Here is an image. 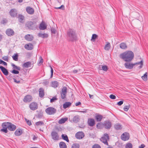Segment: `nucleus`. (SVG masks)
Masks as SVG:
<instances>
[{"instance_id": "1", "label": "nucleus", "mask_w": 148, "mask_h": 148, "mask_svg": "<svg viewBox=\"0 0 148 148\" xmlns=\"http://www.w3.org/2000/svg\"><path fill=\"white\" fill-rule=\"evenodd\" d=\"M120 58L126 62H130L132 60L134 57L133 53L131 51H127L120 55Z\"/></svg>"}, {"instance_id": "2", "label": "nucleus", "mask_w": 148, "mask_h": 148, "mask_svg": "<svg viewBox=\"0 0 148 148\" xmlns=\"http://www.w3.org/2000/svg\"><path fill=\"white\" fill-rule=\"evenodd\" d=\"M67 38L71 41L76 40L77 37L75 31L73 29H69L67 32Z\"/></svg>"}, {"instance_id": "3", "label": "nucleus", "mask_w": 148, "mask_h": 148, "mask_svg": "<svg viewBox=\"0 0 148 148\" xmlns=\"http://www.w3.org/2000/svg\"><path fill=\"white\" fill-rule=\"evenodd\" d=\"M25 27L29 29L34 30L36 28V23L28 21L25 24Z\"/></svg>"}, {"instance_id": "4", "label": "nucleus", "mask_w": 148, "mask_h": 148, "mask_svg": "<svg viewBox=\"0 0 148 148\" xmlns=\"http://www.w3.org/2000/svg\"><path fill=\"white\" fill-rule=\"evenodd\" d=\"M109 140V136L107 133L104 134L103 136L100 139L101 141L107 145H108V141Z\"/></svg>"}, {"instance_id": "5", "label": "nucleus", "mask_w": 148, "mask_h": 148, "mask_svg": "<svg viewBox=\"0 0 148 148\" xmlns=\"http://www.w3.org/2000/svg\"><path fill=\"white\" fill-rule=\"evenodd\" d=\"M56 110L53 108L49 107L45 110L46 113L49 115H52L56 112Z\"/></svg>"}, {"instance_id": "6", "label": "nucleus", "mask_w": 148, "mask_h": 148, "mask_svg": "<svg viewBox=\"0 0 148 148\" xmlns=\"http://www.w3.org/2000/svg\"><path fill=\"white\" fill-rule=\"evenodd\" d=\"M10 123L4 122L2 123V126L3 128L1 130V131L5 133H7L8 132L7 128L8 129L9 125Z\"/></svg>"}, {"instance_id": "7", "label": "nucleus", "mask_w": 148, "mask_h": 148, "mask_svg": "<svg viewBox=\"0 0 148 148\" xmlns=\"http://www.w3.org/2000/svg\"><path fill=\"white\" fill-rule=\"evenodd\" d=\"M67 88L64 86L62 89V91L61 92V97L62 99H64L66 97L67 93Z\"/></svg>"}, {"instance_id": "8", "label": "nucleus", "mask_w": 148, "mask_h": 148, "mask_svg": "<svg viewBox=\"0 0 148 148\" xmlns=\"http://www.w3.org/2000/svg\"><path fill=\"white\" fill-rule=\"evenodd\" d=\"M121 139L124 141H126L129 138V134L125 132L122 134L121 136Z\"/></svg>"}, {"instance_id": "9", "label": "nucleus", "mask_w": 148, "mask_h": 148, "mask_svg": "<svg viewBox=\"0 0 148 148\" xmlns=\"http://www.w3.org/2000/svg\"><path fill=\"white\" fill-rule=\"evenodd\" d=\"M75 137L78 139H81L84 136V134L82 132H79L75 134Z\"/></svg>"}, {"instance_id": "10", "label": "nucleus", "mask_w": 148, "mask_h": 148, "mask_svg": "<svg viewBox=\"0 0 148 148\" xmlns=\"http://www.w3.org/2000/svg\"><path fill=\"white\" fill-rule=\"evenodd\" d=\"M52 138L54 140H59V136L57 132L55 131H53L51 133Z\"/></svg>"}, {"instance_id": "11", "label": "nucleus", "mask_w": 148, "mask_h": 148, "mask_svg": "<svg viewBox=\"0 0 148 148\" xmlns=\"http://www.w3.org/2000/svg\"><path fill=\"white\" fill-rule=\"evenodd\" d=\"M39 96L41 98H43L45 96V92L44 88H40L38 90Z\"/></svg>"}, {"instance_id": "12", "label": "nucleus", "mask_w": 148, "mask_h": 148, "mask_svg": "<svg viewBox=\"0 0 148 148\" xmlns=\"http://www.w3.org/2000/svg\"><path fill=\"white\" fill-rule=\"evenodd\" d=\"M25 39L29 41H31L34 38L33 35L32 34H28L25 35L24 37Z\"/></svg>"}, {"instance_id": "13", "label": "nucleus", "mask_w": 148, "mask_h": 148, "mask_svg": "<svg viewBox=\"0 0 148 148\" xmlns=\"http://www.w3.org/2000/svg\"><path fill=\"white\" fill-rule=\"evenodd\" d=\"M39 28L40 30H44L47 29V25L45 22L42 21L40 24Z\"/></svg>"}, {"instance_id": "14", "label": "nucleus", "mask_w": 148, "mask_h": 148, "mask_svg": "<svg viewBox=\"0 0 148 148\" xmlns=\"http://www.w3.org/2000/svg\"><path fill=\"white\" fill-rule=\"evenodd\" d=\"M103 126L105 128L109 129L111 127L112 123L109 121H106L104 123Z\"/></svg>"}, {"instance_id": "15", "label": "nucleus", "mask_w": 148, "mask_h": 148, "mask_svg": "<svg viewBox=\"0 0 148 148\" xmlns=\"http://www.w3.org/2000/svg\"><path fill=\"white\" fill-rule=\"evenodd\" d=\"M32 99V96L29 95L25 96L23 101L25 102H29L31 101Z\"/></svg>"}, {"instance_id": "16", "label": "nucleus", "mask_w": 148, "mask_h": 148, "mask_svg": "<svg viewBox=\"0 0 148 148\" xmlns=\"http://www.w3.org/2000/svg\"><path fill=\"white\" fill-rule=\"evenodd\" d=\"M10 13L11 16L15 17L16 16L17 14V10L14 9H12L10 11Z\"/></svg>"}, {"instance_id": "17", "label": "nucleus", "mask_w": 148, "mask_h": 148, "mask_svg": "<svg viewBox=\"0 0 148 148\" xmlns=\"http://www.w3.org/2000/svg\"><path fill=\"white\" fill-rule=\"evenodd\" d=\"M88 125L90 126H94L95 124V121L93 119H89L88 121Z\"/></svg>"}, {"instance_id": "18", "label": "nucleus", "mask_w": 148, "mask_h": 148, "mask_svg": "<svg viewBox=\"0 0 148 148\" xmlns=\"http://www.w3.org/2000/svg\"><path fill=\"white\" fill-rule=\"evenodd\" d=\"M26 10L27 12L30 14H32L34 12V9L30 7H27L26 8Z\"/></svg>"}, {"instance_id": "19", "label": "nucleus", "mask_w": 148, "mask_h": 148, "mask_svg": "<svg viewBox=\"0 0 148 148\" xmlns=\"http://www.w3.org/2000/svg\"><path fill=\"white\" fill-rule=\"evenodd\" d=\"M6 34L9 36H13L14 34V32L13 30L10 29H8L6 31Z\"/></svg>"}, {"instance_id": "20", "label": "nucleus", "mask_w": 148, "mask_h": 148, "mask_svg": "<svg viewBox=\"0 0 148 148\" xmlns=\"http://www.w3.org/2000/svg\"><path fill=\"white\" fill-rule=\"evenodd\" d=\"M25 48L28 50H31L33 48V46L31 43L26 44L24 46Z\"/></svg>"}, {"instance_id": "21", "label": "nucleus", "mask_w": 148, "mask_h": 148, "mask_svg": "<svg viewBox=\"0 0 148 148\" xmlns=\"http://www.w3.org/2000/svg\"><path fill=\"white\" fill-rule=\"evenodd\" d=\"M124 65L126 68L129 69H132L134 66V64H130L127 62L125 63Z\"/></svg>"}, {"instance_id": "22", "label": "nucleus", "mask_w": 148, "mask_h": 148, "mask_svg": "<svg viewBox=\"0 0 148 148\" xmlns=\"http://www.w3.org/2000/svg\"><path fill=\"white\" fill-rule=\"evenodd\" d=\"M0 69L5 75H7L8 74V72L7 70L3 66H0Z\"/></svg>"}, {"instance_id": "23", "label": "nucleus", "mask_w": 148, "mask_h": 148, "mask_svg": "<svg viewBox=\"0 0 148 148\" xmlns=\"http://www.w3.org/2000/svg\"><path fill=\"white\" fill-rule=\"evenodd\" d=\"M29 107L31 110H34L37 109V104L36 103H32L29 105Z\"/></svg>"}, {"instance_id": "24", "label": "nucleus", "mask_w": 148, "mask_h": 148, "mask_svg": "<svg viewBox=\"0 0 148 148\" xmlns=\"http://www.w3.org/2000/svg\"><path fill=\"white\" fill-rule=\"evenodd\" d=\"M38 36L43 38H48V35L45 33H39L38 34Z\"/></svg>"}, {"instance_id": "25", "label": "nucleus", "mask_w": 148, "mask_h": 148, "mask_svg": "<svg viewBox=\"0 0 148 148\" xmlns=\"http://www.w3.org/2000/svg\"><path fill=\"white\" fill-rule=\"evenodd\" d=\"M16 129V127L15 125L13 124H12L11 123H10L9 125V127H8V130L11 131H13L14 130Z\"/></svg>"}, {"instance_id": "26", "label": "nucleus", "mask_w": 148, "mask_h": 148, "mask_svg": "<svg viewBox=\"0 0 148 148\" xmlns=\"http://www.w3.org/2000/svg\"><path fill=\"white\" fill-rule=\"evenodd\" d=\"M18 19L19 22L21 23H23L24 22V17L23 15L19 14L18 16Z\"/></svg>"}, {"instance_id": "27", "label": "nucleus", "mask_w": 148, "mask_h": 148, "mask_svg": "<svg viewBox=\"0 0 148 148\" xmlns=\"http://www.w3.org/2000/svg\"><path fill=\"white\" fill-rule=\"evenodd\" d=\"M22 133V130L21 129H17L14 133L15 135L16 136H19Z\"/></svg>"}, {"instance_id": "28", "label": "nucleus", "mask_w": 148, "mask_h": 148, "mask_svg": "<svg viewBox=\"0 0 148 148\" xmlns=\"http://www.w3.org/2000/svg\"><path fill=\"white\" fill-rule=\"evenodd\" d=\"M115 129L117 130H120L122 129L121 125L119 123H117L114 125Z\"/></svg>"}, {"instance_id": "29", "label": "nucleus", "mask_w": 148, "mask_h": 148, "mask_svg": "<svg viewBox=\"0 0 148 148\" xmlns=\"http://www.w3.org/2000/svg\"><path fill=\"white\" fill-rule=\"evenodd\" d=\"M51 85L52 87L56 88L58 85V83L57 81H53L51 82Z\"/></svg>"}, {"instance_id": "30", "label": "nucleus", "mask_w": 148, "mask_h": 148, "mask_svg": "<svg viewBox=\"0 0 148 148\" xmlns=\"http://www.w3.org/2000/svg\"><path fill=\"white\" fill-rule=\"evenodd\" d=\"M99 69L102 70H103L105 71H106L108 69V67L106 65H102L99 66Z\"/></svg>"}, {"instance_id": "31", "label": "nucleus", "mask_w": 148, "mask_h": 148, "mask_svg": "<svg viewBox=\"0 0 148 148\" xmlns=\"http://www.w3.org/2000/svg\"><path fill=\"white\" fill-rule=\"evenodd\" d=\"M103 117V116L101 115H97L96 116L95 118L97 121H101Z\"/></svg>"}, {"instance_id": "32", "label": "nucleus", "mask_w": 148, "mask_h": 148, "mask_svg": "<svg viewBox=\"0 0 148 148\" xmlns=\"http://www.w3.org/2000/svg\"><path fill=\"white\" fill-rule=\"evenodd\" d=\"M31 65V63L29 62H28L24 63L23 65V67L27 68L30 66Z\"/></svg>"}, {"instance_id": "33", "label": "nucleus", "mask_w": 148, "mask_h": 148, "mask_svg": "<svg viewBox=\"0 0 148 148\" xmlns=\"http://www.w3.org/2000/svg\"><path fill=\"white\" fill-rule=\"evenodd\" d=\"M59 146L60 148H66L67 146L66 143L63 142H61L59 143Z\"/></svg>"}, {"instance_id": "34", "label": "nucleus", "mask_w": 148, "mask_h": 148, "mask_svg": "<svg viewBox=\"0 0 148 148\" xmlns=\"http://www.w3.org/2000/svg\"><path fill=\"white\" fill-rule=\"evenodd\" d=\"M143 61L142 60L140 62H136L134 64V65H135L136 64H140V66H138V68L139 69H140L142 67V66L143 65Z\"/></svg>"}, {"instance_id": "35", "label": "nucleus", "mask_w": 148, "mask_h": 148, "mask_svg": "<svg viewBox=\"0 0 148 148\" xmlns=\"http://www.w3.org/2000/svg\"><path fill=\"white\" fill-rule=\"evenodd\" d=\"M79 116L78 115L75 116L73 118V121L75 123L78 122L79 121Z\"/></svg>"}, {"instance_id": "36", "label": "nucleus", "mask_w": 148, "mask_h": 148, "mask_svg": "<svg viewBox=\"0 0 148 148\" xmlns=\"http://www.w3.org/2000/svg\"><path fill=\"white\" fill-rule=\"evenodd\" d=\"M120 47L122 49H125L127 48L126 44L124 42L121 43L120 44Z\"/></svg>"}, {"instance_id": "37", "label": "nucleus", "mask_w": 148, "mask_h": 148, "mask_svg": "<svg viewBox=\"0 0 148 148\" xmlns=\"http://www.w3.org/2000/svg\"><path fill=\"white\" fill-rule=\"evenodd\" d=\"M68 118H62L60 120L58 121V123L60 124H62L64 123L67 120Z\"/></svg>"}, {"instance_id": "38", "label": "nucleus", "mask_w": 148, "mask_h": 148, "mask_svg": "<svg viewBox=\"0 0 148 148\" xmlns=\"http://www.w3.org/2000/svg\"><path fill=\"white\" fill-rule=\"evenodd\" d=\"M71 105V103L70 102H66L63 105V108L66 109V108L69 107Z\"/></svg>"}, {"instance_id": "39", "label": "nucleus", "mask_w": 148, "mask_h": 148, "mask_svg": "<svg viewBox=\"0 0 148 148\" xmlns=\"http://www.w3.org/2000/svg\"><path fill=\"white\" fill-rule=\"evenodd\" d=\"M43 62V60L41 56H40L39 58L38 62V66L41 65Z\"/></svg>"}, {"instance_id": "40", "label": "nucleus", "mask_w": 148, "mask_h": 148, "mask_svg": "<svg viewBox=\"0 0 148 148\" xmlns=\"http://www.w3.org/2000/svg\"><path fill=\"white\" fill-rule=\"evenodd\" d=\"M62 139H63L64 140L68 142H69V140L67 135L66 134H62Z\"/></svg>"}, {"instance_id": "41", "label": "nucleus", "mask_w": 148, "mask_h": 148, "mask_svg": "<svg viewBox=\"0 0 148 148\" xmlns=\"http://www.w3.org/2000/svg\"><path fill=\"white\" fill-rule=\"evenodd\" d=\"M142 79L144 81H146L147 80V73L146 72L143 76L141 77Z\"/></svg>"}, {"instance_id": "42", "label": "nucleus", "mask_w": 148, "mask_h": 148, "mask_svg": "<svg viewBox=\"0 0 148 148\" xmlns=\"http://www.w3.org/2000/svg\"><path fill=\"white\" fill-rule=\"evenodd\" d=\"M110 47V43L108 42L107 44L106 45L104 49L106 50H108Z\"/></svg>"}, {"instance_id": "43", "label": "nucleus", "mask_w": 148, "mask_h": 148, "mask_svg": "<svg viewBox=\"0 0 148 148\" xmlns=\"http://www.w3.org/2000/svg\"><path fill=\"white\" fill-rule=\"evenodd\" d=\"M98 36L96 34H92L91 40L92 41L94 42L95 40L97 38Z\"/></svg>"}, {"instance_id": "44", "label": "nucleus", "mask_w": 148, "mask_h": 148, "mask_svg": "<svg viewBox=\"0 0 148 148\" xmlns=\"http://www.w3.org/2000/svg\"><path fill=\"white\" fill-rule=\"evenodd\" d=\"M18 55L17 54H14V55L12 56V58L14 60L17 61L18 60Z\"/></svg>"}, {"instance_id": "45", "label": "nucleus", "mask_w": 148, "mask_h": 148, "mask_svg": "<svg viewBox=\"0 0 148 148\" xmlns=\"http://www.w3.org/2000/svg\"><path fill=\"white\" fill-rule=\"evenodd\" d=\"M132 145L131 143H127L125 146V148H132Z\"/></svg>"}, {"instance_id": "46", "label": "nucleus", "mask_w": 148, "mask_h": 148, "mask_svg": "<svg viewBox=\"0 0 148 148\" xmlns=\"http://www.w3.org/2000/svg\"><path fill=\"white\" fill-rule=\"evenodd\" d=\"M130 107V105L128 104V105L125 106L123 108V110L125 111H127Z\"/></svg>"}, {"instance_id": "47", "label": "nucleus", "mask_w": 148, "mask_h": 148, "mask_svg": "<svg viewBox=\"0 0 148 148\" xmlns=\"http://www.w3.org/2000/svg\"><path fill=\"white\" fill-rule=\"evenodd\" d=\"M12 66L13 67V68L14 69H16L18 70H21V68L20 67L16 66L14 64H12Z\"/></svg>"}, {"instance_id": "48", "label": "nucleus", "mask_w": 148, "mask_h": 148, "mask_svg": "<svg viewBox=\"0 0 148 148\" xmlns=\"http://www.w3.org/2000/svg\"><path fill=\"white\" fill-rule=\"evenodd\" d=\"M79 145L78 144L75 143L73 144L71 148H79Z\"/></svg>"}, {"instance_id": "49", "label": "nucleus", "mask_w": 148, "mask_h": 148, "mask_svg": "<svg viewBox=\"0 0 148 148\" xmlns=\"http://www.w3.org/2000/svg\"><path fill=\"white\" fill-rule=\"evenodd\" d=\"M44 122L43 121H38V126H44Z\"/></svg>"}, {"instance_id": "50", "label": "nucleus", "mask_w": 148, "mask_h": 148, "mask_svg": "<svg viewBox=\"0 0 148 148\" xmlns=\"http://www.w3.org/2000/svg\"><path fill=\"white\" fill-rule=\"evenodd\" d=\"M92 148H101V147L99 145L95 144L92 146Z\"/></svg>"}, {"instance_id": "51", "label": "nucleus", "mask_w": 148, "mask_h": 148, "mask_svg": "<svg viewBox=\"0 0 148 148\" xmlns=\"http://www.w3.org/2000/svg\"><path fill=\"white\" fill-rule=\"evenodd\" d=\"M50 68H51V78L52 77L53 74V69L51 67V66H50Z\"/></svg>"}, {"instance_id": "52", "label": "nucleus", "mask_w": 148, "mask_h": 148, "mask_svg": "<svg viewBox=\"0 0 148 148\" xmlns=\"http://www.w3.org/2000/svg\"><path fill=\"white\" fill-rule=\"evenodd\" d=\"M51 33L53 34H55L56 33V30L53 28H51Z\"/></svg>"}, {"instance_id": "53", "label": "nucleus", "mask_w": 148, "mask_h": 148, "mask_svg": "<svg viewBox=\"0 0 148 148\" xmlns=\"http://www.w3.org/2000/svg\"><path fill=\"white\" fill-rule=\"evenodd\" d=\"M110 97L112 99H114L116 98V97L114 95L112 94L110 96Z\"/></svg>"}, {"instance_id": "54", "label": "nucleus", "mask_w": 148, "mask_h": 148, "mask_svg": "<svg viewBox=\"0 0 148 148\" xmlns=\"http://www.w3.org/2000/svg\"><path fill=\"white\" fill-rule=\"evenodd\" d=\"M2 59L5 61H8V57L7 56H5L2 57Z\"/></svg>"}, {"instance_id": "55", "label": "nucleus", "mask_w": 148, "mask_h": 148, "mask_svg": "<svg viewBox=\"0 0 148 148\" xmlns=\"http://www.w3.org/2000/svg\"><path fill=\"white\" fill-rule=\"evenodd\" d=\"M26 121V122L27 124L28 125H31V123L30 121L29 120L27 119H25Z\"/></svg>"}, {"instance_id": "56", "label": "nucleus", "mask_w": 148, "mask_h": 148, "mask_svg": "<svg viewBox=\"0 0 148 148\" xmlns=\"http://www.w3.org/2000/svg\"><path fill=\"white\" fill-rule=\"evenodd\" d=\"M12 73L15 74H18L19 72L18 71L16 70H13L12 72Z\"/></svg>"}, {"instance_id": "57", "label": "nucleus", "mask_w": 148, "mask_h": 148, "mask_svg": "<svg viewBox=\"0 0 148 148\" xmlns=\"http://www.w3.org/2000/svg\"><path fill=\"white\" fill-rule=\"evenodd\" d=\"M57 100V99L56 97H53L52 99H51L50 100V102H54L55 100Z\"/></svg>"}, {"instance_id": "58", "label": "nucleus", "mask_w": 148, "mask_h": 148, "mask_svg": "<svg viewBox=\"0 0 148 148\" xmlns=\"http://www.w3.org/2000/svg\"><path fill=\"white\" fill-rule=\"evenodd\" d=\"M123 102L122 101H120L117 103V104L118 106H120L123 104Z\"/></svg>"}, {"instance_id": "59", "label": "nucleus", "mask_w": 148, "mask_h": 148, "mask_svg": "<svg viewBox=\"0 0 148 148\" xmlns=\"http://www.w3.org/2000/svg\"><path fill=\"white\" fill-rule=\"evenodd\" d=\"M14 82L17 84H19L20 83V81L19 80H17L16 79L13 78Z\"/></svg>"}, {"instance_id": "60", "label": "nucleus", "mask_w": 148, "mask_h": 148, "mask_svg": "<svg viewBox=\"0 0 148 148\" xmlns=\"http://www.w3.org/2000/svg\"><path fill=\"white\" fill-rule=\"evenodd\" d=\"M62 8H63L62 10H63L64 8V6L63 5H62L61 6L58 8H56V9H61Z\"/></svg>"}, {"instance_id": "61", "label": "nucleus", "mask_w": 148, "mask_h": 148, "mask_svg": "<svg viewBox=\"0 0 148 148\" xmlns=\"http://www.w3.org/2000/svg\"><path fill=\"white\" fill-rule=\"evenodd\" d=\"M49 82L48 81H44L43 82V84L45 85H47L48 84H49Z\"/></svg>"}, {"instance_id": "62", "label": "nucleus", "mask_w": 148, "mask_h": 148, "mask_svg": "<svg viewBox=\"0 0 148 148\" xmlns=\"http://www.w3.org/2000/svg\"><path fill=\"white\" fill-rule=\"evenodd\" d=\"M145 147V145L143 144H142L140 145V146H139V148H144Z\"/></svg>"}, {"instance_id": "63", "label": "nucleus", "mask_w": 148, "mask_h": 148, "mask_svg": "<svg viewBox=\"0 0 148 148\" xmlns=\"http://www.w3.org/2000/svg\"><path fill=\"white\" fill-rule=\"evenodd\" d=\"M81 103L80 102H77L76 103H75V106H78L79 105H80L81 104Z\"/></svg>"}, {"instance_id": "64", "label": "nucleus", "mask_w": 148, "mask_h": 148, "mask_svg": "<svg viewBox=\"0 0 148 148\" xmlns=\"http://www.w3.org/2000/svg\"><path fill=\"white\" fill-rule=\"evenodd\" d=\"M7 22V20L6 19L3 20L2 22V23L3 24H4L5 23H6Z\"/></svg>"}]
</instances>
